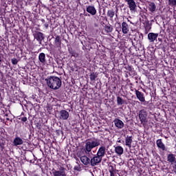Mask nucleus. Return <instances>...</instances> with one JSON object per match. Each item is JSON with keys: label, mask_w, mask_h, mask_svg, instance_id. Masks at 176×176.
I'll use <instances>...</instances> for the list:
<instances>
[{"label": "nucleus", "mask_w": 176, "mask_h": 176, "mask_svg": "<svg viewBox=\"0 0 176 176\" xmlns=\"http://www.w3.org/2000/svg\"><path fill=\"white\" fill-rule=\"evenodd\" d=\"M168 5L170 6H176V0H168Z\"/></svg>", "instance_id": "obj_27"}, {"label": "nucleus", "mask_w": 176, "mask_h": 176, "mask_svg": "<svg viewBox=\"0 0 176 176\" xmlns=\"http://www.w3.org/2000/svg\"><path fill=\"white\" fill-rule=\"evenodd\" d=\"M87 12L92 16H96V14H97V10H96V8L93 6H89L87 8Z\"/></svg>", "instance_id": "obj_14"}, {"label": "nucleus", "mask_w": 176, "mask_h": 176, "mask_svg": "<svg viewBox=\"0 0 176 176\" xmlns=\"http://www.w3.org/2000/svg\"><path fill=\"white\" fill-rule=\"evenodd\" d=\"M22 122H25L27 120V117H23L21 118Z\"/></svg>", "instance_id": "obj_33"}, {"label": "nucleus", "mask_w": 176, "mask_h": 176, "mask_svg": "<svg viewBox=\"0 0 176 176\" xmlns=\"http://www.w3.org/2000/svg\"><path fill=\"white\" fill-rule=\"evenodd\" d=\"M128 21H130V20L129 19H127Z\"/></svg>", "instance_id": "obj_35"}, {"label": "nucleus", "mask_w": 176, "mask_h": 176, "mask_svg": "<svg viewBox=\"0 0 176 176\" xmlns=\"http://www.w3.org/2000/svg\"><path fill=\"white\" fill-rule=\"evenodd\" d=\"M158 36H159V33H153V32L148 33V39L150 43H153L155 41H157Z\"/></svg>", "instance_id": "obj_7"}, {"label": "nucleus", "mask_w": 176, "mask_h": 176, "mask_svg": "<svg viewBox=\"0 0 176 176\" xmlns=\"http://www.w3.org/2000/svg\"><path fill=\"white\" fill-rule=\"evenodd\" d=\"M109 173H113L114 171H116V169L113 167V166L111 165L109 166Z\"/></svg>", "instance_id": "obj_28"}, {"label": "nucleus", "mask_w": 176, "mask_h": 176, "mask_svg": "<svg viewBox=\"0 0 176 176\" xmlns=\"http://www.w3.org/2000/svg\"><path fill=\"white\" fill-rule=\"evenodd\" d=\"M133 143V137L126 136L125 138V145L129 148H131V144Z\"/></svg>", "instance_id": "obj_19"}, {"label": "nucleus", "mask_w": 176, "mask_h": 176, "mask_svg": "<svg viewBox=\"0 0 176 176\" xmlns=\"http://www.w3.org/2000/svg\"><path fill=\"white\" fill-rule=\"evenodd\" d=\"M46 56L45 55V53H41L38 55V60L41 64H45L46 63Z\"/></svg>", "instance_id": "obj_21"}, {"label": "nucleus", "mask_w": 176, "mask_h": 176, "mask_svg": "<svg viewBox=\"0 0 176 176\" xmlns=\"http://www.w3.org/2000/svg\"><path fill=\"white\" fill-rule=\"evenodd\" d=\"M54 44H55V46H56V47H60V46H61V40H60V36H57L55 38Z\"/></svg>", "instance_id": "obj_23"}, {"label": "nucleus", "mask_w": 176, "mask_h": 176, "mask_svg": "<svg viewBox=\"0 0 176 176\" xmlns=\"http://www.w3.org/2000/svg\"><path fill=\"white\" fill-rule=\"evenodd\" d=\"M118 142H121V141H120V140H118Z\"/></svg>", "instance_id": "obj_34"}, {"label": "nucleus", "mask_w": 176, "mask_h": 176, "mask_svg": "<svg viewBox=\"0 0 176 176\" xmlns=\"http://www.w3.org/2000/svg\"><path fill=\"white\" fill-rule=\"evenodd\" d=\"M13 144L14 146H17L18 145H23V139L19 137L14 138Z\"/></svg>", "instance_id": "obj_20"}, {"label": "nucleus", "mask_w": 176, "mask_h": 176, "mask_svg": "<svg viewBox=\"0 0 176 176\" xmlns=\"http://www.w3.org/2000/svg\"><path fill=\"white\" fill-rule=\"evenodd\" d=\"M148 10L153 13L156 10V4L153 2H151L148 3Z\"/></svg>", "instance_id": "obj_22"}, {"label": "nucleus", "mask_w": 176, "mask_h": 176, "mask_svg": "<svg viewBox=\"0 0 176 176\" xmlns=\"http://www.w3.org/2000/svg\"><path fill=\"white\" fill-rule=\"evenodd\" d=\"M114 125L117 127V129H121L124 127V122L123 121L119 120L118 118H116L113 120Z\"/></svg>", "instance_id": "obj_10"}, {"label": "nucleus", "mask_w": 176, "mask_h": 176, "mask_svg": "<svg viewBox=\"0 0 176 176\" xmlns=\"http://www.w3.org/2000/svg\"><path fill=\"white\" fill-rule=\"evenodd\" d=\"M157 146L162 149V151H167V148H166V145H164V143L162 141V139H158L156 141Z\"/></svg>", "instance_id": "obj_12"}, {"label": "nucleus", "mask_w": 176, "mask_h": 176, "mask_svg": "<svg viewBox=\"0 0 176 176\" xmlns=\"http://www.w3.org/2000/svg\"><path fill=\"white\" fill-rule=\"evenodd\" d=\"M125 2L127 3V5L131 10V12H135L137 8V4L134 0H125Z\"/></svg>", "instance_id": "obj_6"}, {"label": "nucleus", "mask_w": 176, "mask_h": 176, "mask_svg": "<svg viewBox=\"0 0 176 176\" xmlns=\"http://www.w3.org/2000/svg\"><path fill=\"white\" fill-rule=\"evenodd\" d=\"M11 61H12L13 65H17V63H19V60H17L16 58H12V59L11 60Z\"/></svg>", "instance_id": "obj_31"}, {"label": "nucleus", "mask_w": 176, "mask_h": 176, "mask_svg": "<svg viewBox=\"0 0 176 176\" xmlns=\"http://www.w3.org/2000/svg\"><path fill=\"white\" fill-rule=\"evenodd\" d=\"M107 16L108 17H109L110 19H113V16H115V11L110 10H108L107 12Z\"/></svg>", "instance_id": "obj_25"}, {"label": "nucleus", "mask_w": 176, "mask_h": 176, "mask_svg": "<svg viewBox=\"0 0 176 176\" xmlns=\"http://www.w3.org/2000/svg\"><path fill=\"white\" fill-rule=\"evenodd\" d=\"M101 142L98 139H89L85 142L84 146V151L85 155L90 156L91 153V149L96 148V146H100Z\"/></svg>", "instance_id": "obj_1"}, {"label": "nucleus", "mask_w": 176, "mask_h": 176, "mask_svg": "<svg viewBox=\"0 0 176 176\" xmlns=\"http://www.w3.org/2000/svg\"><path fill=\"white\" fill-rule=\"evenodd\" d=\"M34 38L36 39V41H38L41 43L42 42V41H43V39H44L43 34L41 32H36L34 34Z\"/></svg>", "instance_id": "obj_15"}, {"label": "nucleus", "mask_w": 176, "mask_h": 176, "mask_svg": "<svg viewBox=\"0 0 176 176\" xmlns=\"http://www.w3.org/2000/svg\"><path fill=\"white\" fill-rule=\"evenodd\" d=\"M96 78H97V76L94 73L91 74L90 75L91 80H96Z\"/></svg>", "instance_id": "obj_29"}, {"label": "nucleus", "mask_w": 176, "mask_h": 176, "mask_svg": "<svg viewBox=\"0 0 176 176\" xmlns=\"http://www.w3.org/2000/svg\"><path fill=\"white\" fill-rule=\"evenodd\" d=\"M104 29L105 31L107 32H112V31H113V28H112V26L111 25H106Z\"/></svg>", "instance_id": "obj_26"}, {"label": "nucleus", "mask_w": 176, "mask_h": 176, "mask_svg": "<svg viewBox=\"0 0 176 176\" xmlns=\"http://www.w3.org/2000/svg\"><path fill=\"white\" fill-rule=\"evenodd\" d=\"M167 162L170 163L171 166L176 163L175 155L170 153L167 156Z\"/></svg>", "instance_id": "obj_13"}, {"label": "nucleus", "mask_w": 176, "mask_h": 176, "mask_svg": "<svg viewBox=\"0 0 176 176\" xmlns=\"http://www.w3.org/2000/svg\"><path fill=\"white\" fill-rule=\"evenodd\" d=\"M47 85L52 90H58L61 87V79L57 76H50L46 79Z\"/></svg>", "instance_id": "obj_2"}, {"label": "nucleus", "mask_w": 176, "mask_h": 176, "mask_svg": "<svg viewBox=\"0 0 176 176\" xmlns=\"http://www.w3.org/2000/svg\"><path fill=\"white\" fill-rule=\"evenodd\" d=\"M122 32L124 34H128L129 33V25L126 22H122Z\"/></svg>", "instance_id": "obj_18"}, {"label": "nucleus", "mask_w": 176, "mask_h": 176, "mask_svg": "<svg viewBox=\"0 0 176 176\" xmlns=\"http://www.w3.org/2000/svg\"><path fill=\"white\" fill-rule=\"evenodd\" d=\"M70 54L72 56V57L77 58L79 56V54L75 52H70Z\"/></svg>", "instance_id": "obj_30"}, {"label": "nucleus", "mask_w": 176, "mask_h": 176, "mask_svg": "<svg viewBox=\"0 0 176 176\" xmlns=\"http://www.w3.org/2000/svg\"><path fill=\"white\" fill-rule=\"evenodd\" d=\"M67 170L64 167H60L59 170H53L52 173L54 176H68L67 175Z\"/></svg>", "instance_id": "obj_5"}, {"label": "nucleus", "mask_w": 176, "mask_h": 176, "mask_svg": "<svg viewBox=\"0 0 176 176\" xmlns=\"http://www.w3.org/2000/svg\"><path fill=\"white\" fill-rule=\"evenodd\" d=\"M105 151H107V148L105 146H102L99 148L97 152V155L99 156L101 159L105 156Z\"/></svg>", "instance_id": "obj_11"}, {"label": "nucleus", "mask_w": 176, "mask_h": 176, "mask_svg": "<svg viewBox=\"0 0 176 176\" xmlns=\"http://www.w3.org/2000/svg\"><path fill=\"white\" fill-rule=\"evenodd\" d=\"M110 176H118V173H116V170H114V172L110 173Z\"/></svg>", "instance_id": "obj_32"}, {"label": "nucleus", "mask_w": 176, "mask_h": 176, "mask_svg": "<svg viewBox=\"0 0 176 176\" xmlns=\"http://www.w3.org/2000/svg\"><path fill=\"white\" fill-rule=\"evenodd\" d=\"M115 152L118 156H122L123 155V152H124V149L121 146H114Z\"/></svg>", "instance_id": "obj_16"}, {"label": "nucleus", "mask_w": 176, "mask_h": 176, "mask_svg": "<svg viewBox=\"0 0 176 176\" xmlns=\"http://www.w3.org/2000/svg\"><path fill=\"white\" fill-rule=\"evenodd\" d=\"M117 104L118 105H123V104H124V100H123V98H120V96H118Z\"/></svg>", "instance_id": "obj_24"}, {"label": "nucleus", "mask_w": 176, "mask_h": 176, "mask_svg": "<svg viewBox=\"0 0 176 176\" xmlns=\"http://www.w3.org/2000/svg\"><path fill=\"white\" fill-rule=\"evenodd\" d=\"M101 160H102V158H101V157H99L98 155H94L92 158H91L89 161V164H91V166H98V164L101 163Z\"/></svg>", "instance_id": "obj_4"}, {"label": "nucleus", "mask_w": 176, "mask_h": 176, "mask_svg": "<svg viewBox=\"0 0 176 176\" xmlns=\"http://www.w3.org/2000/svg\"><path fill=\"white\" fill-rule=\"evenodd\" d=\"M80 161L82 162V164H85V166L90 164V158H88V157L86 155L80 157Z\"/></svg>", "instance_id": "obj_17"}, {"label": "nucleus", "mask_w": 176, "mask_h": 176, "mask_svg": "<svg viewBox=\"0 0 176 176\" xmlns=\"http://www.w3.org/2000/svg\"><path fill=\"white\" fill-rule=\"evenodd\" d=\"M135 93L136 95V97L140 102H145V96H144V94L137 89H135Z\"/></svg>", "instance_id": "obj_9"}, {"label": "nucleus", "mask_w": 176, "mask_h": 176, "mask_svg": "<svg viewBox=\"0 0 176 176\" xmlns=\"http://www.w3.org/2000/svg\"><path fill=\"white\" fill-rule=\"evenodd\" d=\"M139 119L141 124L145 127L148 123V113L146 111L142 109L139 111Z\"/></svg>", "instance_id": "obj_3"}, {"label": "nucleus", "mask_w": 176, "mask_h": 176, "mask_svg": "<svg viewBox=\"0 0 176 176\" xmlns=\"http://www.w3.org/2000/svg\"><path fill=\"white\" fill-rule=\"evenodd\" d=\"M58 118H59V119H60L62 120H67V119H68V118H69V113H68V111H67L65 110H61L59 112Z\"/></svg>", "instance_id": "obj_8"}]
</instances>
